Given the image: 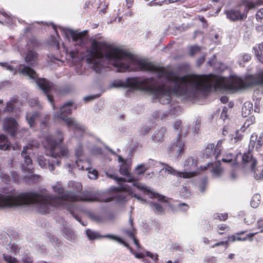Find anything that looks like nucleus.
Returning a JSON list of instances; mask_svg holds the SVG:
<instances>
[{"label":"nucleus","instance_id":"nucleus-1","mask_svg":"<svg viewBox=\"0 0 263 263\" xmlns=\"http://www.w3.org/2000/svg\"><path fill=\"white\" fill-rule=\"evenodd\" d=\"M104 58L109 61H114L113 66L117 68L118 72L130 71V65H134L137 66L136 71L157 73L159 78L165 77L168 81L173 82L174 85L170 88L165 87L163 84L156 86L154 78L152 77L142 80L139 77L126 79L125 88L155 93L162 104L170 103L172 92L179 96L196 98L198 92L209 91L212 85L220 86L223 81L222 77L215 74H188L180 77L173 71L167 70L164 67L138 59L131 53L105 42L92 40L85 57L86 62L92 64L91 68L94 71L100 73L103 68L101 60Z\"/></svg>","mask_w":263,"mask_h":263},{"label":"nucleus","instance_id":"nucleus-2","mask_svg":"<svg viewBox=\"0 0 263 263\" xmlns=\"http://www.w3.org/2000/svg\"><path fill=\"white\" fill-rule=\"evenodd\" d=\"M69 186L72 191L64 192L62 187H59L57 192L59 196L42 195L35 192H25L16 196L17 205H29L37 203L46 209L49 206L60 208L66 202H92L98 201V195L95 192L85 191L82 192V185L81 183L71 181Z\"/></svg>","mask_w":263,"mask_h":263},{"label":"nucleus","instance_id":"nucleus-3","mask_svg":"<svg viewBox=\"0 0 263 263\" xmlns=\"http://www.w3.org/2000/svg\"><path fill=\"white\" fill-rule=\"evenodd\" d=\"M63 140V133L59 130L56 131L54 138L51 136L45 138L44 147L46 155L56 159V161L53 163H49V168L51 171L54 170V163L59 166L61 164V160L68 156L69 150L67 147L61 145Z\"/></svg>","mask_w":263,"mask_h":263},{"label":"nucleus","instance_id":"nucleus-4","mask_svg":"<svg viewBox=\"0 0 263 263\" xmlns=\"http://www.w3.org/2000/svg\"><path fill=\"white\" fill-rule=\"evenodd\" d=\"M73 102L72 101L65 103L60 108V112L54 115V117L63 120L68 127H72L73 132L83 133L85 131L83 126L78 123L74 118H67L72 112V106Z\"/></svg>","mask_w":263,"mask_h":263},{"label":"nucleus","instance_id":"nucleus-5","mask_svg":"<svg viewBox=\"0 0 263 263\" xmlns=\"http://www.w3.org/2000/svg\"><path fill=\"white\" fill-rule=\"evenodd\" d=\"M21 73L29 77L30 79L36 81L38 86L45 92L48 100L51 103L53 108H54L53 97L49 94L51 88L50 82L45 78H38L35 70L27 66H24L22 69Z\"/></svg>","mask_w":263,"mask_h":263},{"label":"nucleus","instance_id":"nucleus-6","mask_svg":"<svg viewBox=\"0 0 263 263\" xmlns=\"http://www.w3.org/2000/svg\"><path fill=\"white\" fill-rule=\"evenodd\" d=\"M133 193L132 189L127 184H124L121 186L119 189L117 190L111 197L106 198V202H109L112 200H116L119 202L125 201L127 198V194L132 195Z\"/></svg>","mask_w":263,"mask_h":263},{"label":"nucleus","instance_id":"nucleus-7","mask_svg":"<svg viewBox=\"0 0 263 263\" xmlns=\"http://www.w3.org/2000/svg\"><path fill=\"white\" fill-rule=\"evenodd\" d=\"M182 137H181V134H178L175 141L169 145L167 148L168 155H172L175 153L177 157L181 156L184 151L185 144L182 140Z\"/></svg>","mask_w":263,"mask_h":263},{"label":"nucleus","instance_id":"nucleus-8","mask_svg":"<svg viewBox=\"0 0 263 263\" xmlns=\"http://www.w3.org/2000/svg\"><path fill=\"white\" fill-rule=\"evenodd\" d=\"M222 140L218 141L216 145L214 143L208 144L204 153V155L206 158H210L214 156L215 159H217L218 156L221 154L222 149Z\"/></svg>","mask_w":263,"mask_h":263},{"label":"nucleus","instance_id":"nucleus-9","mask_svg":"<svg viewBox=\"0 0 263 263\" xmlns=\"http://www.w3.org/2000/svg\"><path fill=\"white\" fill-rule=\"evenodd\" d=\"M18 124L16 120L12 117H7L3 121V129L5 132L11 136H15L17 134Z\"/></svg>","mask_w":263,"mask_h":263},{"label":"nucleus","instance_id":"nucleus-10","mask_svg":"<svg viewBox=\"0 0 263 263\" xmlns=\"http://www.w3.org/2000/svg\"><path fill=\"white\" fill-rule=\"evenodd\" d=\"M227 17L232 21H242L247 18L246 13H243L240 10V5L227 10L224 11Z\"/></svg>","mask_w":263,"mask_h":263},{"label":"nucleus","instance_id":"nucleus-11","mask_svg":"<svg viewBox=\"0 0 263 263\" xmlns=\"http://www.w3.org/2000/svg\"><path fill=\"white\" fill-rule=\"evenodd\" d=\"M257 233H248V231H241L236 233L235 234L228 237V240L231 242L235 241H252L253 237Z\"/></svg>","mask_w":263,"mask_h":263},{"label":"nucleus","instance_id":"nucleus-12","mask_svg":"<svg viewBox=\"0 0 263 263\" xmlns=\"http://www.w3.org/2000/svg\"><path fill=\"white\" fill-rule=\"evenodd\" d=\"M246 88L256 85L263 86V70L256 76L250 75L246 77L245 80Z\"/></svg>","mask_w":263,"mask_h":263},{"label":"nucleus","instance_id":"nucleus-13","mask_svg":"<svg viewBox=\"0 0 263 263\" xmlns=\"http://www.w3.org/2000/svg\"><path fill=\"white\" fill-rule=\"evenodd\" d=\"M242 162L245 166L250 167L253 171L257 163L256 159L253 157L252 151L250 150L242 155Z\"/></svg>","mask_w":263,"mask_h":263},{"label":"nucleus","instance_id":"nucleus-14","mask_svg":"<svg viewBox=\"0 0 263 263\" xmlns=\"http://www.w3.org/2000/svg\"><path fill=\"white\" fill-rule=\"evenodd\" d=\"M16 196L12 195L4 196L0 194V207H12L17 206Z\"/></svg>","mask_w":263,"mask_h":263},{"label":"nucleus","instance_id":"nucleus-15","mask_svg":"<svg viewBox=\"0 0 263 263\" xmlns=\"http://www.w3.org/2000/svg\"><path fill=\"white\" fill-rule=\"evenodd\" d=\"M62 226L63 227L61 231L63 236L68 240H74L77 238V236L73 231L69 227L65 220H62Z\"/></svg>","mask_w":263,"mask_h":263},{"label":"nucleus","instance_id":"nucleus-16","mask_svg":"<svg viewBox=\"0 0 263 263\" xmlns=\"http://www.w3.org/2000/svg\"><path fill=\"white\" fill-rule=\"evenodd\" d=\"M228 87L235 90L246 88L245 82L240 78H234L228 84Z\"/></svg>","mask_w":263,"mask_h":263},{"label":"nucleus","instance_id":"nucleus-17","mask_svg":"<svg viewBox=\"0 0 263 263\" xmlns=\"http://www.w3.org/2000/svg\"><path fill=\"white\" fill-rule=\"evenodd\" d=\"M97 223L105 222L114 219V215H84Z\"/></svg>","mask_w":263,"mask_h":263},{"label":"nucleus","instance_id":"nucleus-18","mask_svg":"<svg viewBox=\"0 0 263 263\" xmlns=\"http://www.w3.org/2000/svg\"><path fill=\"white\" fill-rule=\"evenodd\" d=\"M166 132V128L162 127L156 130L153 134L152 139L155 143H161L164 140V135Z\"/></svg>","mask_w":263,"mask_h":263},{"label":"nucleus","instance_id":"nucleus-19","mask_svg":"<svg viewBox=\"0 0 263 263\" xmlns=\"http://www.w3.org/2000/svg\"><path fill=\"white\" fill-rule=\"evenodd\" d=\"M28 149H29V147L28 146H24L23 147V149L22 152V156L24 158V163L26 164V166H27L26 167H24V171L31 173V171L33 168H31L30 167H28L30 165H32V159H31V158L30 157V156L28 155H27V151Z\"/></svg>","mask_w":263,"mask_h":263},{"label":"nucleus","instance_id":"nucleus-20","mask_svg":"<svg viewBox=\"0 0 263 263\" xmlns=\"http://www.w3.org/2000/svg\"><path fill=\"white\" fill-rule=\"evenodd\" d=\"M167 167L166 168V171L171 174L178 176L179 177H182L184 178H188L192 177V174L193 173L192 172H178L175 169H174L172 167L170 166H167Z\"/></svg>","mask_w":263,"mask_h":263},{"label":"nucleus","instance_id":"nucleus-21","mask_svg":"<svg viewBox=\"0 0 263 263\" xmlns=\"http://www.w3.org/2000/svg\"><path fill=\"white\" fill-rule=\"evenodd\" d=\"M174 129L176 130H179L178 134H181V137H185L188 133L189 127H183L182 125V121L178 120L174 122L173 124Z\"/></svg>","mask_w":263,"mask_h":263},{"label":"nucleus","instance_id":"nucleus-22","mask_svg":"<svg viewBox=\"0 0 263 263\" xmlns=\"http://www.w3.org/2000/svg\"><path fill=\"white\" fill-rule=\"evenodd\" d=\"M170 205L169 203L166 201H162L160 203L158 202H154L152 203V208L157 212L162 213L164 211V210L170 208Z\"/></svg>","mask_w":263,"mask_h":263},{"label":"nucleus","instance_id":"nucleus-23","mask_svg":"<svg viewBox=\"0 0 263 263\" xmlns=\"http://www.w3.org/2000/svg\"><path fill=\"white\" fill-rule=\"evenodd\" d=\"M197 166V160L193 157L189 158L185 162L184 167L186 170H195Z\"/></svg>","mask_w":263,"mask_h":263},{"label":"nucleus","instance_id":"nucleus-24","mask_svg":"<svg viewBox=\"0 0 263 263\" xmlns=\"http://www.w3.org/2000/svg\"><path fill=\"white\" fill-rule=\"evenodd\" d=\"M70 33L73 41L77 42L80 41V42H82L86 35L87 31H84L82 32H77L76 31L71 30Z\"/></svg>","mask_w":263,"mask_h":263},{"label":"nucleus","instance_id":"nucleus-25","mask_svg":"<svg viewBox=\"0 0 263 263\" xmlns=\"http://www.w3.org/2000/svg\"><path fill=\"white\" fill-rule=\"evenodd\" d=\"M40 114L35 111L32 114L27 113L26 116V119L30 127H33L35 125V121L39 118Z\"/></svg>","mask_w":263,"mask_h":263},{"label":"nucleus","instance_id":"nucleus-26","mask_svg":"<svg viewBox=\"0 0 263 263\" xmlns=\"http://www.w3.org/2000/svg\"><path fill=\"white\" fill-rule=\"evenodd\" d=\"M11 144L7 137L3 135H0V149L6 151L10 148Z\"/></svg>","mask_w":263,"mask_h":263},{"label":"nucleus","instance_id":"nucleus-27","mask_svg":"<svg viewBox=\"0 0 263 263\" xmlns=\"http://www.w3.org/2000/svg\"><path fill=\"white\" fill-rule=\"evenodd\" d=\"M253 49L259 62L263 64V42L258 44V47H253Z\"/></svg>","mask_w":263,"mask_h":263},{"label":"nucleus","instance_id":"nucleus-28","mask_svg":"<svg viewBox=\"0 0 263 263\" xmlns=\"http://www.w3.org/2000/svg\"><path fill=\"white\" fill-rule=\"evenodd\" d=\"M37 58V53L32 50H28L25 58L26 61L30 64L34 63Z\"/></svg>","mask_w":263,"mask_h":263},{"label":"nucleus","instance_id":"nucleus-29","mask_svg":"<svg viewBox=\"0 0 263 263\" xmlns=\"http://www.w3.org/2000/svg\"><path fill=\"white\" fill-rule=\"evenodd\" d=\"M240 7L241 6H245V9L243 11V13H246L247 14L249 10L254 8L255 7V4L250 0H242L240 4H238Z\"/></svg>","mask_w":263,"mask_h":263},{"label":"nucleus","instance_id":"nucleus-30","mask_svg":"<svg viewBox=\"0 0 263 263\" xmlns=\"http://www.w3.org/2000/svg\"><path fill=\"white\" fill-rule=\"evenodd\" d=\"M17 102L16 98H13L6 103V107L4 109V112L12 113L15 107V104Z\"/></svg>","mask_w":263,"mask_h":263},{"label":"nucleus","instance_id":"nucleus-31","mask_svg":"<svg viewBox=\"0 0 263 263\" xmlns=\"http://www.w3.org/2000/svg\"><path fill=\"white\" fill-rule=\"evenodd\" d=\"M261 197L259 194H256L254 195L251 200V206L254 208H256L258 206L260 203Z\"/></svg>","mask_w":263,"mask_h":263},{"label":"nucleus","instance_id":"nucleus-32","mask_svg":"<svg viewBox=\"0 0 263 263\" xmlns=\"http://www.w3.org/2000/svg\"><path fill=\"white\" fill-rule=\"evenodd\" d=\"M86 234L90 240H94L101 237L100 234L90 229H87Z\"/></svg>","mask_w":263,"mask_h":263},{"label":"nucleus","instance_id":"nucleus-33","mask_svg":"<svg viewBox=\"0 0 263 263\" xmlns=\"http://www.w3.org/2000/svg\"><path fill=\"white\" fill-rule=\"evenodd\" d=\"M28 45L32 48H39L41 45V42L35 37H31L29 39Z\"/></svg>","mask_w":263,"mask_h":263},{"label":"nucleus","instance_id":"nucleus-34","mask_svg":"<svg viewBox=\"0 0 263 263\" xmlns=\"http://www.w3.org/2000/svg\"><path fill=\"white\" fill-rule=\"evenodd\" d=\"M257 138V135L256 133H253L250 138V142L249 144V149L252 151L254 147H256V140Z\"/></svg>","mask_w":263,"mask_h":263},{"label":"nucleus","instance_id":"nucleus-35","mask_svg":"<svg viewBox=\"0 0 263 263\" xmlns=\"http://www.w3.org/2000/svg\"><path fill=\"white\" fill-rule=\"evenodd\" d=\"M255 215H245L244 222L248 225L253 223L255 221Z\"/></svg>","mask_w":263,"mask_h":263},{"label":"nucleus","instance_id":"nucleus-36","mask_svg":"<svg viewBox=\"0 0 263 263\" xmlns=\"http://www.w3.org/2000/svg\"><path fill=\"white\" fill-rule=\"evenodd\" d=\"M76 164L80 170H87L88 167H87L86 162L81 160L80 159H78L76 160Z\"/></svg>","mask_w":263,"mask_h":263},{"label":"nucleus","instance_id":"nucleus-37","mask_svg":"<svg viewBox=\"0 0 263 263\" xmlns=\"http://www.w3.org/2000/svg\"><path fill=\"white\" fill-rule=\"evenodd\" d=\"M263 145V133H261L259 137L257 136L256 140V149L259 151V149Z\"/></svg>","mask_w":263,"mask_h":263},{"label":"nucleus","instance_id":"nucleus-38","mask_svg":"<svg viewBox=\"0 0 263 263\" xmlns=\"http://www.w3.org/2000/svg\"><path fill=\"white\" fill-rule=\"evenodd\" d=\"M201 50L200 47L197 46H192L190 47V55L191 57L199 52Z\"/></svg>","mask_w":263,"mask_h":263},{"label":"nucleus","instance_id":"nucleus-39","mask_svg":"<svg viewBox=\"0 0 263 263\" xmlns=\"http://www.w3.org/2000/svg\"><path fill=\"white\" fill-rule=\"evenodd\" d=\"M235 158V156L232 154H228L224 156L222 159L223 162L229 163L232 162Z\"/></svg>","mask_w":263,"mask_h":263},{"label":"nucleus","instance_id":"nucleus-40","mask_svg":"<svg viewBox=\"0 0 263 263\" xmlns=\"http://www.w3.org/2000/svg\"><path fill=\"white\" fill-rule=\"evenodd\" d=\"M4 258L6 261L8 263H17L18 261L17 259L10 255H4Z\"/></svg>","mask_w":263,"mask_h":263},{"label":"nucleus","instance_id":"nucleus-41","mask_svg":"<svg viewBox=\"0 0 263 263\" xmlns=\"http://www.w3.org/2000/svg\"><path fill=\"white\" fill-rule=\"evenodd\" d=\"M112 85L115 87H124L125 88V82L121 80H117L114 81Z\"/></svg>","mask_w":263,"mask_h":263},{"label":"nucleus","instance_id":"nucleus-42","mask_svg":"<svg viewBox=\"0 0 263 263\" xmlns=\"http://www.w3.org/2000/svg\"><path fill=\"white\" fill-rule=\"evenodd\" d=\"M120 172L121 174L124 175H128L129 174L128 168L125 164H122L120 167Z\"/></svg>","mask_w":263,"mask_h":263},{"label":"nucleus","instance_id":"nucleus-43","mask_svg":"<svg viewBox=\"0 0 263 263\" xmlns=\"http://www.w3.org/2000/svg\"><path fill=\"white\" fill-rule=\"evenodd\" d=\"M27 146L31 149L38 147L39 146V142L36 140H32L31 141H29L28 145Z\"/></svg>","mask_w":263,"mask_h":263},{"label":"nucleus","instance_id":"nucleus-44","mask_svg":"<svg viewBox=\"0 0 263 263\" xmlns=\"http://www.w3.org/2000/svg\"><path fill=\"white\" fill-rule=\"evenodd\" d=\"M151 130V127L148 126H144L141 128L139 132L140 135H145L149 133V132Z\"/></svg>","mask_w":263,"mask_h":263},{"label":"nucleus","instance_id":"nucleus-45","mask_svg":"<svg viewBox=\"0 0 263 263\" xmlns=\"http://www.w3.org/2000/svg\"><path fill=\"white\" fill-rule=\"evenodd\" d=\"M79 54V51L78 49L72 50L69 52V56L73 59H77Z\"/></svg>","mask_w":263,"mask_h":263},{"label":"nucleus","instance_id":"nucleus-46","mask_svg":"<svg viewBox=\"0 0 263 263\" xmlns=\"http://www.w3.org/2000/svg\"><path fill=\"white\" fill-rule=\"evenodd\" d=\"M133 184L134 186H136L137 189H139L141 191L147 192H149V191L147 190V189L145 186L141 185L140 183L139 182H134L133 183Z\"/></svg>","mask_w":263,"mask_h":263},{"label":"nucleus","instance_id":"nucleus-47","mask_svg":"<svg viewBox=\"0 0 263 263\" xmlns=\"http://www.w3.org/2000/svg\"><path fill=\"white\" fill-rule=\"evenodd\" d=\"M241 57V60L244 63L249 62L251 59V57L249 53H243Z\"/></svg>","mask_w":263,"mask_h":263},{"label":"nucleus","instance_id":"nucleus-48","mask_svg":"<svg viewBox=\"0 0 263 263\" xmlns=\"http://www.w3.org/2000/svg\"><path fill=\"white\" fill-rule=\"evenodd\" d=\"M228 240H226V241H219L218 242H217L215 244H214L212 246V248H215L216 247H218V246H223V245H226V248H227L228 247Z\"/></svg>","mask_w":263,"mask_h":263},{"label":"nucleus","instance_id":"nucleus-49","mask_svg":"<svg viewBox=\"0 0 263 263\" xmlns=\"http://www.w3.org/2000/svg\"><path fill=\"white\" fill-rule=\"evenodd\" d=\"M83 154V151L81 146H79L75 149V155L78 158L82 156Z\"/></svg>","mask_w":263,"mask_h":263},{"label":"nucleus","instance_id":"nucleus-50","mask_svg":"<svg viewBox=\"0 0 263 263\" xmlns=\"http://www.w3.org/2000/svg\"><path fill=\"white\" fill-rule=\"evenodd\" d=\"M81 215H77V214H76V215H72V216H73V217L74 218H75L76 219H77L78 221H79L83 226H86L87 225V222H84L82 220H81Z\"/></svg>","mask_w":263,"mask_h":263},{"label":"nucleus","instance_id":"nucleus-51","mask_svg":"<svg viewBox=\"0 0 263 263\" xmlns=\"http://www.w3.org/2000/svg\"><path fill=\"white\" fill-rule=\"evenodd\" d=\"M257 20H260L261 21L263 20V8L259 10L256 14Z\"/></svg>","mask_w":263,"mask_h":263},{"label":"nucleus","instance_id":"nucleus-52","mask_svg":"<svg viewBox=\"0 0 263 263\" xmlns=\"http://www.w3.org/2000/svg\"><path fill=\"white\" fill-rule=\"evenodd\" d=\"M11 177L14 182H18V175L14 171L11 172Z\"/></svg>","mask_w":263,"mask_h":263},{"label":"nucleus","instance_id":"nucleus-53","mask_svg":"<svg viewBox=\"0 0 263 263\" xmlns=\"http://www.w3.org/2000/svg\"><path fill=\"white\" fill-rule=\"evenodd\" d=\"M125 233L126 235H127L130 238H131L132 239L134 238H135V231L133 230H126Z\"/></svg>","mask_w":263,"mask_h":263},{"label":"nucleus","instance_id":"nucleus-54","mask_svg":"<svg viewBox=\"0 0 263 263\" xmlns=\"http://www.w3.org/2000/svg\"><path fill=\"white\" fill-rule=\"evenodd\" d=\"M1 177L2 178L4 181H5L6 183H8L10 181V176L6 174H2L1 175Z\"/></svg>","mask_w":263,"mask_h":263},{"label":"nucleus","instance_id":"nucleus-55","mask_svg":"<svg viewBox=\"0 0 263 263\" xmlns=\"http://www.w3.org/2000/svg\"><path fill=\"white\" fill-rule=\"evenodd\" d=\"M89 173L91 174V175H92V176H89V177L90 178V179H96L98 178V172L96 170H93L92 172H90V171L89 172Z\"/></svg>","mask_w":263,"mask_h":263},{"label":"nucleus","instance_id":"nucleus-56","mask_svg":"<svg viewBox=\"0 0 263 263\" xmlns=\"http://www.w3.org/2000/svg\"><path fill=\"white\" fill-rule=\"evenodd\" d=\"M257 227L260 229V232H263V218L260 219L257 221Z\"/></svg>","mask_w":263,"mask_h":263},{"label":"nucleus","instance_id":"nucleus-57","mask_svg":"<svg viewBox=\"0 0 263 263\" xmlns=\"http://www.w3.org/2000/svg\"><path fill=\"white\" fill-rule=\"evenodd\" d=\"M228 215H218L215 219H219L220 221H225L228 219Z\"/></svg>","mask_w":263,"mask_h":263},{"label":"nucleus","instance_id":"nucleus-58","mask_svg":"<svg viewBox=\"0 0 263 263\" xmlns=\"http://www.w3.org/2000/svg\"><path fill=\"white\" fill-rule=\"evenodd\" d=\"M179 208L182 210L183 212H186L189 208V206L184 203L179 204Z\"/></svg>","mask_w":263,"mask_h":263},{"label":"nucleus","instance_id":"nucleus-59","mask_svg":"<svg viewBox=\"0 0 263 263\" xmlns=\"http://www.w3.org/2000/svg\"><path fill=\"white\" fill-rule=\"evenodd\" d=\"M43 158H41V157L38 158L39 165L42 167H44L46 164L45 160H43Z\"/></svg>","mask_w":263,"mask_h":263},{"label":"nucleus","instance_id":"nucleus-60","mask_svg":"<svg viewBox=\"0 0 263 263\" xmlns=\"http://www.w3.org/2000/svg\"><path fill=\"white\" fill-rule=\"evenodd\" d=\"M229 101V98L227 96H222L221 98H220V101L222 103H226L228 102Z\"/></svg>","mask_w":263,"mask_h":263},{"label":"nucleus","instance_id":"nucleus-61","mask_svg":"<svg viewBox=\"0 0 263 263\" xmlns=\"http://www.w3.org/2000/svg\"><path fill=\"white\" fill-rule=\"evenodd\" d=\"M199 20L203 23V26H206L207 27L208 26V23H207V22L206 21V20L205 19V18L203 17V16H199Z\"/></svg>","mask_w":263,"mask_h":263},{"label":"nucleus","instance_id":"nucleus-62","mask_svg":"<svg viewBox=\"0 0 263 263\" xmlns=\"http://www.w3.org/2000/svg\"><path fill=\"white\" fill-rule=\"evenodd\" d=\"M111 237L112 238H114L115 240H117L118 242H119L121 244L123 245V243H124V241L121 237H115V236H112Z\"/></svg>","mask_w":263,"mask_h":263},{"label":"nucleus","instance_id":"nucleus-63","mask_svg":"<svg viewBox=\"0 0 263 263\" xmlns=\"http://www.w3.org/2000/svg\"><path fill=\"white\" fill-rule=\"evenodd\" d=\"M204 62V58L203 57L199 58V59H198V60L197 61V64L198 65V66H200L201 64H202Z\"/></svg>","mask_w":263,"mask_h":263},{"label":"nucleus","instance_id":"nucleus-64","mask_svg":"<svg viewBox=\"0 0 263 263\" xmlns=\"http://www.w3.org/2000/svg\"><path fill=\"white\" fill-rule=\"evenodd\" d=\"M146 255L147 256L150 257L152 259L156 260L158 259L157 256L155 258L154 254L150 252H146Z\"/></svg>","mask_w":263,"mask_h":263}]
</instances>
